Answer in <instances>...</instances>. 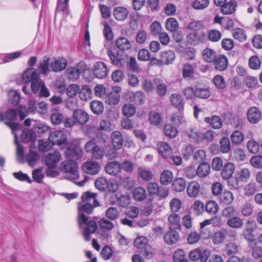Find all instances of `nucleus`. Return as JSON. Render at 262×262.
Listing matches in <instances>:
<instances>
[{"label":"nucleus","mask_w":262,"mask_h":262,"mask_svg":"<svg viewBox=\"0 0 262 262\" xmlns=\"http://www.w3.org/2000/svg\"><path fill=\"white\" fill-rule=\"evenodd\" d=\"M97 194L90 191L83 193L81 202L78 203V221L79 227L83 228V235L86 241L90 239V234L95 233L97 229V224L94 221L88 222L89 217L85 215L92 213L94 208L100 206Z\"/></svg>","instance_id":"obj_1"},{"label":"nucleus","mask_w":262,"mask_h":262,"mask_svg":"<svg viewBox=\"0 0 262 262\" xmlns=\"http://www.w3.org/2000/svg\"><path fill=\"white\" fill-rule=\"evenodd\" d=\"M65 156L69 160V162L63 161L60 164L61 170L67 173L66 178L74 182L79 186H82L86 180L75 182L79 178L77 170V165L75 161L80 159L83 155V151L79 147H69L65 150Z\"/></svg>","instance_id":"obj_2"},{"label":"nucleus","mask_w":262,"mask_h":262,"mask_svg":"<svg viewBox=\"0 0 262 262\" xmlns=\"http://www.w3.org/2000/svg\"><path fill=\"white\" fill-rule=\"evenodd\" d=\"M23 80L26 83L31 82V90L34 94L37 93L45 83L40 79L39 74L33 68H28L24 72Z\"/></svg>","instance_id":"obj_3"},{"label":"nucleus","mask_w":262,"mask_h":262,"mask_svg":"<svg viewBox=\"0 0 262 262\" xmlns=\"http://www.w3.org/2000/svg\"><path fill=\"white\" fill-rule=\"evenodd\" d=\"M84 148L86 152L90 153L92 157L96 160L101 159L105 153L104 148L97 144L95 139L88 141L84 145Z\"/></svg>","instance_id":"obj_4"},{"label":"nucleus","mask_w":262,"mask_h":262,"mask_svg":"<svg viewBox=\"0 0 262 262\" xmlns=\"http://www.w3.org/2000/svg\"><path fill=\"white\" fill-rule=\"evenodd\" d=\"M17 114L15 110H8L4 114L0 113V121H4L5 124L8 126L14 132L20 129V126L17 123L12 122L16 119Z\"/></svg>","instance_id":"obj_5"},{"label":"nucleus","mask_w":262,"mask_h":262,"mask_svg":"<svg viewBox=\"0 0 262 262\" xmlns=\"http://www.w3.org/2000/svg\"><path fill=\"white\" fill-rule=\"evenodd\" d=\"M86 69V66L83 62H80L77 67H69L66 71L67 78L72 81L77 80L81 73H83Z\"/></svg>","instance_id":"obj_6"},{"label":"nucleus","mask_w":262,"mask_h":262,"mask_svg":"<svg viewBox=\"0 0 262 262\" xmlns=\"http://www.w3.org/2000/svg\"><path fill=\"white\" fill-rule=\"evenodd\" d=\"M107 54L112 63L116 66H124L128 63L129 57L125 54L120 53L119 52L115 54L111 50H108Z\"/></svg>","instance_id":"obj_7"},{"label":"nucleus","mask_w":262,"mask_h":262,"mask_svg":"<svg viewBox=\"0 0 262 262\" xmlns=\"http://www.w3.org/2000/svg\"><path fill=\"white\" fill-rule=\"evenodd\" d=\"M210 255V251L208 249L202 250L195 249L189 252V257L192 261L200 260L201 262H206Z\"/></svg>","instance_id":"obj_8"},{"label":"nucleus","mask_w":262,"mask_h":262,"mask_svg":"<svg viewBox=\"0 0 262 262\" xmlns=\"http://www.w3.org/2000/svg\"><path fill=\"white\" fill-rule=\"evenodd\" d=\"M48 139L52 145L60 146L66 144L67 135L61 130H55L50 133Z\"/></svg>","instance_id":"obj_9"},{"label":"nucleus","mask_w":262,"mask_h":262,"mask_svg":"<svg viewBox=\"0 0 262 262\" xmlns=\"http://www.w3.org/2000/svg\"><path fill=\"white\" fill-rule=\"evenodd\" d=\"M176 56L173 51L168 50L162 52L161 53V59L154 58L153 60H157L158 66H161L162 64H171L175 59Z\"/></svg>","instance_id":"obj_10"},{"label":"nucleus","mask_w":262,"mask_h":262,"mask_svg":"<svg viewBox=\"0 0 262 262\" xmlns=\"http://www.w3.org/2000/svg\"><path fill=\"white\" fill-rule=\"evenodd\" d=\"M93 72L94 75L99 79L105 78L108 73L106 65L102 62H97L93 67Z\"/></svg>","instance_id":"obj_11"},{"label":"nucleus","mask_w":262,"mask_h":262,"mask_svg":"<svg viewBox=\"0 0 262 262\" xmlns=\"http://www.w3.org/2000/svg\"><path fill=\"white\" fill-rule=\"evenodd\" d=\"M72 117L76 123L80 125L86 124L90 120L89 115L81 109L75 110L73 113Z\"/></svg>","instance_id":"obj_12"},{"label":"nucleus","mask_w":262,"mask_h":262,"mask_svg":"<svg viewBox=\"0 0 262 262\" xmlns=\"http://www.w3.org/2000/svg\"><path fill=\"white\" fill-rule=\"evenodd\" d=\"M83 170L85 173L91 175H95L99 172L101 166L100 164L94 161H89L84 163L83 165Z\"/></svg>","instance_id":"obj_13"},{"label":"nucleus","mask_w":262,"mask_h":262,"mask_svg":"<svg viewBox=\"0 0 262 262\" xmlns=\"http://www.w3.org/2000/svg\"><path fill=\"white\" fill-rule=\"evenodd\" d=\"M205 39V34L202 30L192 32L187 36L188 41L192 45L195 46L203 42Z\"/></svg>","instance_id":"obj_14"},{"label":"nucleus","mask_w":262,"mask_h":262,"mask_svg":"<svg viewBox=\"0 0 262 262\" xmlns=\"http://www.w3.org/2000/svg\"><path fill=\"white\" fill-rule=\"evenodd\" d=\"M51 70L54 72H60L64 70L67 66V60L62 57L54 59L50 63Z\"/></svg>","instance_id":"obj_15"},{"label":"nucleus","mask_w":262,"mask_h":262,"mask_svg":"<svg viewBox=\"0 0 262 262\" xmlns=\"http://www.w3.org/2000/svg\"><path fill=\"white\" fill-rule=\"evenodd\" d=\"M113 148L116 150L120 149L123 146L124 140L121 133L118 130L114 131L111 136Z\"/></svg>","instance_id":"obj_16"},{"label":"nucleus","mask_w":262,"mask_h":262,"mask_svg":"<svg viewBox=\"0 0 262 262\" xmlns=\"http://www.w3.org/2000/svg\"><path fill=\"white\" fill-rule=\"evenodd\" d=\"M157 145L158 152L163 158L167 159L171 157L172 150L168 143L159 142Z\"/></svg>","instance_id":"obj_17"},{"label":"nucleus","mask_w":262,"mask_h":262,"mask_svg":"<svg viewBox=\"0 0 262 262\" xmlns=\"http://www.w3.org/2000/svg\"><path fill=\"white\" fill-rule=\"evenodd\" d=\"M247 118L250 122L257 123L261 118V112L257 107L252 106L248 110Z\"/></svg>","instance_id":"obj_18"},{"label":"nucleus","mask_w":262,"mask_h":262,"mask_svg":"<svg viewBox=\"0 0 262 262\" xmlns=\"http://www.w3.org/2000/svg\"><path fill=\"white\" fill-rule=\"evenodd\" d=\"M61 159V156L60 153L57 151H54L53 153H50L47 156L45 162L49 167H55Z\"/></svg>","instance_id":"obj_19"},{"label":"nucleus","mask_w":262,"mask_h":262,"mask_svg":"<svg viewBox=\"0 0 262 262\" xmlns=\"http://www.w3.org/2000/svg\"><path fill=\"white\" fill-rule=\"evenodd\" d=\"M180 236L179 233L170 229L169 231L166 232L164 235L165 242L169 245L176 244L179 240Z\"/></svg>","instance_id":"obj_20"},{"label":"nucleus","mask_w":262,"mask_h":262,"mask_svg":"<svg viewBox=\"0 0 262 262\" xmlns=\"http://www.w3.org/2000/svg\"><path fill=\"white\" fill-rule=\"evenodd\" d=\"M105 170L110 175L117 176L121 171L120 162L112 161L108 163L105 166Z\"/></svg>","instance_id":"obj_21"},{"label":"nucleus","mask_w":262,"mask_h":262,"mask_svg":"<svg viewBox=\"0 0 262 262\" xmlns=\"http://www.w3.org/2000/svg\"><path fill=\"white\" fill-rule=\"evenodd\" d=\"M215 69L219 71H223L226 70L228 66V59L224 55H219L216 56L213 61Z\"/></svg>","instance_id":"obj_22"},{"label":"nucleus","mask_w":262,"mask_h":262,"mask_svg":"<svg viewBox=\"0 0 262 262\" xmlns=\"http://www.w3.org/2000/svg\"><path fill=\"white\" fill-rule=\"evenodd\" d=\"M210 172V166L207 162H202L196 169L197 176L200 178L207 177Z\"/></svg>","instance_id":"obj_23"},{"label":"nucleus","mask_w":262,"mask_h":262,"mask_svg":"<svg viewBox=\"0 0 262 262\" xmlns=\"http://www.w3.org/2000/svg\"><path fill=\"white\" fill-rule=\"evenodd\" d=\"M237 3L235 1H230L224 3L221 8V12L225 15H230L234 13L236 9Z\"/></svg>","instance_id":"obj_24"},{"label":"nucleus","mask_w":262,"mask_h":262,"mask_svg":"<svg viewBox=\"0 0 262 262\" xmlns=\"http://www.w3.org/2000/svg\"><path fill=\"white\" fill-rule=\"evenodd\" d=\"M200 185L196 181L191 182L187 187V192L189 196L195 198L199 193Z\"/></svg>","instance_id":"obj_25"},{"label":"nucleus","mask_w":262,"mask_h":262,"mask_svg":"<svg viewBox=\"0 0 262 262\" xmlns=\"http://www.w3.org/2000/svg\"><path fill=\"white\" fill-rule=\"evenodd\" d=\"M117 47L122 51H125L132 48L130 41L125 37H121L118 38L115 42Z\"/></svg>","instance_id":"obj_26"},{"label":"nucleus","mask_w":262,"mask_h":262,"mask_svg":"<svg viewBox=\"0 0 262 262\" xmlns=\"http://www.w3.org/2000/svg\"><path fill=\"white\" fill-rule=\"evenodd\" d=\"M113 14L116 19L122 21L127 18L128 11L124 7H117L114 9Z\"/></svg>","instance_id":"obj_27"},{"label":"nucleus","mask_w":262,"mask_h":262,"mask_svg":"<svg viewBox=\"0 0 262 262\" xmlns=\"http://www.w3.org/2000/svg\"><path fill=\"white\" fill-rule=\"evenodd\" d=\"M156 82L155 78L151 79L148 77H144L142 82V88L147 93L152 92L155 89Z\"/></svg>","instance_id":"obj_28"},{"label":"nucleus","mask_w":262,"mask_h":262,"mask_svg":"<svg viewBox=\"0 0 262 262\" xmlns=\"http://www.w3.org/2000/svg\"><path fill=\"white\" fill-rule=\"evenodd\" d=\"M170 102L179 111L183 110L184 103L181 96L178 94H172L170 97Z\"/></svg>","instance_id":"obj_29"},{"label":"nucleus","mask_w":262,"mask_h":262,"mask_svg":"<svg viewBox=\"0 0 262 262\" xmlns=\"http://www.w3.org/2000/svg\"><path fill=\"white\" fill-rule=\"evenodd\" d=\"M51 112L50 119L53 124L58 125L62 122L64 117L61 113L56 109H52Z\"/></svg>","instance_id":"obj_30"},{"label":"nucleus","mask_w":262,"mask_h":262,"mask_svg":"<svg viewBox=\"0 0 262 262\" xmlns=\"http://www.w3.org/2000/svg\"><path fill=\"white\" fill-rule=\"evenodd\" d=\"M155 81L157 87V93L160 96H165L167 91V86L164 83L163 80L159 78H155Z\"/></svg>","instance_id":"obj_31"},{"label":"nucleus","mask_w":262,"mask_h":262,"mask_svg":"<svg viewBox=\"0 0 262 262\" xmlns=\"http://www.w3.org/2000/svg\"><path fill=\"white\" fill-rule=\"evenodd\" d=\"M14 143L16 145V156L18 161L23 163L24 162V147L19 143L18 137L16 133H14Z\"/></svg>","instance_id":"obj_32"},{"label":"nucleus","mask_w":262,"mask_h":262,"mask_svg":"<svg viewBox=\"0 0 262 262\" xmlns=\"http://www.w3.org/2000/svg\"><path fill=\"white\" fill-rule=\"evenodd\" d=\"M186 181L181 178H176L172 183V187L177 192L183 191L186 187Z\"/></svg>","instance_id":"obj_33"},{"label":"nucleus","mask_w":262,"mask_h":262,"mask_svg":"<svg viewBox=\"0 0 262 262\" xmlns=\"http://www.w3.org/2000/svg\"><path fill=\"white\" fill-rule=\"evenodd\" d=\"M173 178L172 172L168 170H164L160 176V183L164 185H167L170 184Z\"/></svg>","instance_id":"obj_34"},{"label":"nucleus","mask_w":262,"mask_h":262,"mask_svg":"<svg viewBox=\"0 0 262 262\" xmlns=\"http://www.w3.org/2000/svg\"><path fill=\"white\" fill-rule=\"evenodd\" d=\"M79 97L82 101H88L92 98V91L88 85H84L79 91Z\"/></svg>","instance_id":"obj_35"},{"label":"nucleus","mask_w":262,"mask_h":262,"mask_svg":"<svg viewBox=\"0 0 262 262\" xmlns=\"http://www.w3.org/2000/svg\"><path fill=\"white\" fill-rule=\"evenodd\" d=\"M220 150L222 153L227 154L231 150V143L227 137H223L219 142Z\"/></svg>","instance_id":"obj_36"},{"label":"nucleus","mask_w":262,"mask_h":262,"mask_svg":"<svg viewBox=\"0 0 262 262\" xmlns=\"http://www.w3.org/2000/svg\"><path fill=\"white\" fill-rule=\"evenodd\" d=\"M204 120L207 123H209L214 129L220 128L222 125V122L219 116L214 115L211 118L206 117Z\"/></svg>","instance_id":"obj_37"},{"label":"nucleus","mask_w":262,"mask_h":262,"mask_svg":"<svg viewBox=\"0 0 262 262\" xmlns=\"http://www.w3.org/2000/svg\"><path fill=\"white\" fill-rule=\"evenodd\" d=\"M234 165L230 163H227L224 167L221 172L222 177L224 179H228L233 174L234 171Z\"/></svg>","instance_id":"obj_38"},{"label":"nucleus","mask_w":262,"mask_h":262,"mask_svg":"<svg viewBox=\"0 0 262 262\" xmlns=\"http://www.w3.org/2000/svg\"><path fill=\"white\" fill-rule=\"evenodd\" d=\"M227 224L232 228L239 229L243 227L244 222L239 217L233 216L227 220Z\"/></svg>","instance_id":"obj_39"},{"label":"nucleus","mask_w":262,"mask_h":262,"mask_svg":"<svg viewBox=\"0 0 262 262\" xmlns=\"http://www.w3.org/2000/svg\"><path fill=\"white\" fill-rule=\"evenodd\" d=\"M202 56L207 62H213L216 57L215 52L213 49L209 48H206L203 51Z\"/></svg>","instance_id":"obj_40"},{"label":"nucleus","mask_w":262,"mask_h":262,"mask_svg":"<svg viewBox=\"0 0 262 262\" xmlns=\"http://www.w3.org/2000/svg\"><path fill=\"white\" fill-rule=\"evenodd\" d=\"M68 1L69 0H58V6L56 8V14L61 12L64 16H67L68 15Z\"/></svg>","instance_id":"obj_41"},{"label":"nucleus","mask_w":262,"mask_h":262,"mask_svg":"<svg viewBox=\"0 0 262 262\" xmlns=\"http://www.w3.org/2000/svg\"><path fill=\"white\" fill-rule=\"evenodd\" d=\"M163 130L165 135L171 138H175L178 134L176 127L170 124H165L164 126Z\"/></svg>","instance_id":"obj_42"},{"label":"nucleus","mask_w":262,"mask_h":262,"mask_svg":"<svg viewBox=\"0 0 262 262\" xmlns=\"http://www.w3.org/2000/svg\"><path fill=\"white\" fill-rule=\"evenodd\" d=\"M90 107L93 113L95 114H101L104 110V105L102 102L94 100L90 103Z\"/></svg>","instance_id":"obj_43"},{"label":"nucleus","mask_w":262,"mask_h":262,"mask_svg":"<svg viewBox=\"0 0 262 262\" xmlns=\"http://www.w3.org/2000/svg\"><path fill=\"white\" fill-rule=\"evenodd\" d=\"M212 241L214 244L219 245L223 243L226 238V233L223 229L214 233L212 237Z\"/></svg>","instance_id":"obj_44"},{"label":"nucleus","mask_w":262,"mask_h":262,"mask_svg":"<svg viewBox=\"0 0 262 262\" xmlns=\"http://www.w3.org/2000/svg\"><path fill=\"white\" fill-rule=\"evenodd\" d=\"M133 197L137 201H142L146 197V191L142 187H138L133 191Z\"/></svg>","instance_id":"obj_45"},{"label":"nucleus","mask_w":262,"mask_h":262,"mask_svg":"<svg viewBox=\"0 0 262 262\" xmlns=\"http://www.w3.org/2000/svg\"><path fill=\"white\" fill-rule=\"evenodd\" d=\"M245 136L243 133L238 130L234 131L231 135L230 139L233 144L239 145L244 140Z\"/></svg>","instance_id":"obj_46"},{"label":"nucleus","mask_w":262,"mask_h":262,"mask_svg":"<svg viewBox=\"0 0 262 262\" xmlns=\"http://www.w3.org/2000/svg\"><path fill=\"white\" fill-rule=\"evenodd\" d=\"M123 114L127 117L133 116L136 112L135 106L130 103L125 104L122 108Z\"/></svg>","instance_id":"obj_47"},{"label":"nucleus","mask_w":262,"mask_h":262,"mask_svg":"<svg viewBox=\"0 0 262 262\" xmlns=\"http://www.w3.org/2000/svg\"><path fill=\"white\" fill-rule=\"evenodd\" d=\"M220 200L222 203L229 205L233 202L234 200V196L231 192L229 191H225L221 194Z\"/></svg>","instance_id":"obj_48"},{"label":"nucleus","mask_w":262,"mask_h":262,"mask_svg":"<svg viewBox=\"0 0 262 262\" xmlns=\"http://www.w3.org/2000/svg\"><path fill=\"white\" fill-rule=\"evenodd\" d=\"M139 176L144 180L149 181L152 178V173L149 169L140 167L138 169Z\"/></svg>","instance_id":"obj_49"},{"label":"nucleus","mask_w":262,"mask_h":262,"mask_svg":"<svg viewBox=\"0 0 262 262\" xmlns=\"http://www.w3.org/2000/svg\"><path fill=\"white\" fill-rule=\"evenodd\" d=\"M49 61V58H46L42 61H40L38 70L40 74L47 75L50 72V70L49 67L50 63Z\"/></svg>","instance_id":"obj_50"},{"label":"nucleus","mask_w":262,"mask_h":262,"mask_svg":"<svg viewBox=\"0 0 262 262\" xmlns=\"http://www.w3.org/2000/svg\"><path fill=\"white\" fill-rule=\"evenodd\" d=\"M39 159V156L37 152L30 150L29 154L26 156V160L29 166H34Z\"/></svg>","instance_id":"obj_51"},{"label":"nucleus","mask_w":262,"mask_h":262,"mask_svg":"<svg viewBox=\"0 0 262 262\" xmlns=\"http://www.w3.org/2000/svg\"><path fill=\"white\" fill-rule=\"evenodd\" d=\"M209 0H195L191 5L192 7L198 10H204L209 5Z\"/></svg>","instance_id":"obj_52"},{"label":"nucleus","mask_w":262,"mask_h":262,"mask_svg":"<svg viewBox=\"0 0 262 262\" xmlns=\"http://www.w3.org/2000/svg\"><path fill=\"white\" fill-rule=\"evenodd\" d=\"M165 27L170 32L175 31L179 28V23L175 18L170 17L166 20Z\"/></svg>","instance_id":"obj_53"},{"label":"nucleus","mask_w":262,"mask_h":262,"mask_svg":"<svg viewBox=\"0 0 262 262\" xmlns=\"http://www.w3.org/2000/svg\"><path fill=\"white\" fill-rule=\"evenodd\" d=\"M205 210L208 213L215 214L219 210V205L215 201H210L206 203Z\"/></svg>","instance_id":"obj_54"},{"label":"nucleus","mask_w":262,"mask_h":262,"mask_svg":"<svg viewBox=\"0 0 262 262\" xmlns=\"http://www.w3.org/2000/svg\"><path fill=\"white\" fill-rule=\"evenodd\" d=\"M120 170L122 169L127 173H132L135 168L134 163L129 160H125L120 163Z\"/></svg>","instance_id":"obj_55"},{"label":"nucleus","mask_w":262,"mask_h":262,"mask_svg":"<svg viewBox=\"0 0 262 262\" xmlns=\"http://www.w3.org/2000/svg\"><path fill=\"white\" fill-rule=\"evenodd\" d=\"M194 68L192 65L186 63L184 65L182 74L184 78H192L193 77Z\"/></svg>","instance_id":"obj_56"},{"label":"nucleus","mask_w":262,"mask_h":262,"mask_svg":"<svg viewBox=\"0 0 262 262\" xmlns=\"http://www.w3.org/2000/svg\"><path fill=\"white\" fill-rule=\"evenodd\" d=\"M80 88L76 84H72L66 89V93L70 98H73L79 93Z\"/></svg>","instance_id":"obj_57"},{"label":"nucleus","mask_w":262,"mask_h":262,"mask_svg":"<svg viewBox=\"0 0 262 262\" xmlns=\"http://www.w3.org/2000/svg\"><path fill=\"white\" fill-rule=\"evenodd\" d=\"M168 221L171 226H174L176 228L181 227L180 223V217L176 212H172L168 215Z\"/></svg>","instance_id":"obj_58"},{"label":"nucleus","mask_w":262,"mask_h":262,"mask_svg":"<svg viewBox=\"0 0 262 262\" xmlns=\"http://www.w3.org/2000/svg\"><path fill=\"white\" fill-rule=\"evenodd\" d=\"M173 258L174 262H188L185 257L184 251L182 249H179L174 252Z\"/></svg>","instance_id":"obj_59"},{"label":"nucleus","mask_w":262,"mask_h":262,"mask_svg":"<svg viewBox=\"0 0 262 262\" xmlns=\"http://www.w3.org/2000/svg\"><path fill=\"white\" fill-rule=\"evenodd\" d=\"M42 168H36L33 170L32 174L34 181L41 183L44 178V174L42 172Z\"/></svg>","instance_id":"obj_60"},{"label":"nucleus","mask_w":262,"mask_h":262,"mask_svg":"<svg viewBox=\"0 0 262 262\" xmlns=\"http://www.w3.org/2000/svg\"><path fill=\"white\" fill-rule=\"evenodd\" d=\"M119 215V211L117 208L111 207L105 211L106 217L112 221H114L117 219Z\"/></svg>","instance_id":"obj_61"},{"label":"nucleus","mask_w":262,"mask_h":262,"mask_svg":"<svg viewBox=\"0 0 262 262\" xmlns=\"http://www.w3.org/2000/svg\"><path fill=\"white\" fill-rule=\"evenodd\" d=\"M35 138V134L30 130L26 129L22 132L21 140L24 142L27 143L32 141Z\"/></svg>","instance_id":"obj_62"},{"label":"nucleus","mask_w":262,"mask_h":262,"mask_svg":"<svg viewBox=\"0 0 262 262\" xmlns=\"http://www.w3.org/2000/svg\"><path fill=\"white\" fill-rule=\"evenodd\" d=\"M9 101L13 105H16L20 100V96L17 92L10 90L8 93Z\"/></svg>","instance_id":"obj_63"},{"label":"nucleus","mask_w":262,"mask_h":262,"mask_svg":"<svg viewBox=\"0 0 262 262\" xmlns=\"http://www.w3.org/2000/svg\"><path fill=\"white\" fill-rule=\"evenodd\" d=\"M236 214V210L233 206H228L222 211V215L223 217L230 219L233 217Z\"/></svg>","instance_id":"obj_64"}]
</instances>
